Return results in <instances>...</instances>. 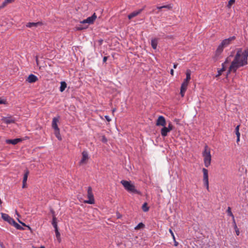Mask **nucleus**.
<instances>
[{"instance_id":"72a5a7b5","label":"nucleus","mask_w":248,"mask_h":248,"mask_svg":"<svg viewBox=\"0 0 248 248\" xmlns=\"http://www.w3.org/2000/svg\"><path fill=\"white\" fill-rule=\"evenodd\" d=\"M239 125H237L235 128V133L236 136H240V133L239 131Z\"/></svg>"},{"instance_id":"f704fd0d","label":"nucleus","mask_w":248,"mask_h":248,"mask_svg":"<svg viewBox=\"0 0 248 248\" xmlns=\"http://www.w3.org/2000/svg\"><path fill=\"white\" fill-rule=\"evenodd\" d=\"M167 127L170 130V131L173 129V126L170 122L169 123L168 126Z\"/></svg>"},{"instance_id":"4be33fe9","label":"nucleus","mask_w":248,"mask_h":248,"mask_svg":"<svg viewBox=\"0 0 248 248\" xmlns=\"http://www.w3.org/2000/svg\"><path fill=\"white\" fill-rule=\"evenodd\" d=\"M170 132V130L167 127L164 126L161 130V136L162 137H166L167 136L168 133Z\"/></svg>"},{"instance_id":"cd10ccee","label":"nucleus","mask_w":248,"mask_h":248,"mask_svg":"<svg viewBox=\"0 0 248 248\" xmlns=\"http://www.w3.org/2000/svg\"><path fill=\"white\" fill-rule=\"evenodd\" d=\"M55 130V135L56 137H57V138L59 140H61L62 138H61V136L60 133V129H59L58 130Z\"/></svg>"},{"instance_id":"aec40b11","label":"nucleus","mask_w":248,"mask_h":248,"mask_svg":"<svg viewBox=\"0 0 248 248\" xmlns=\"http://www.w3.org/2000/svg\"><path fill=\"white\" fill-rule=\"evenodd\" d=\"M15 0H4L3 2L0 4V10L5 7L8 4L13 2Z\"/></svg>"},{"instance_id":"0eeeda50","label":"nucleus","mask_w":248,"mask_h":248,"mask_svg":"<svg viewBox=\"0 0 248 248\" xmlns=\"http://www.w3.org/2000/svg\"><path fill=\"white\" fill-rule=\"evenodd\" d=\"M97 16L95 13H94L91 16L88 17L87 19L80 21L82 24L87 23L89 24H93L95 20L96 19Z\"/></svg>"},{"instance_id":"ddd939ff","label":"nucleus","mask_w":248,"mask_h":248,"mask_svg":"<svg viewBox=\"0 0 248 248\" xmlns=\"http://www.w3.org/2000/svg\"><path fill=\"white\" fill-rule=\"evenodd\" d=\"M1 217L2 219L9 222L10 224H12V222H14V219L11 218L8 214L5 213H1Z\"/></svg>"},{"instance_id":"4c0bfd02","label":"nucleus","mask_w":248,"mask_h":248,"mask_svg":"<svg viewBox=\"0 0 248 248\" xmlns=\"http://www.w3.org/2000/svg\"><path fill=\"white\" fill-rule=\"evenodd\" d=\"M18 222H19L20 223H21V224H22V225H23V226H27V227H28V229H29V230H31V227H30V226H27L25 223H24L22 222L21 221H20V220H19V219H18Z\"/></svg>"},{"instance_id":"c9c22d12","label":"nucleus","mask_w":248,"mask_h":248,"mask_svg":"<svg viewBox=\"0 0 248 248\" xmlns=\"http://www.w3.org/2000/svg\"><path fill=\"white\" fill-rule=\"evenodd\" d=\"M169 232L171 234V236H172V237L173 238V241H175V238L174 233H173V232H172V230L171 229H169Z\"/></svg>"},{"instance_id":"ea45409f","label":"nucleus","mask_w":248,"mask_h":248,"mask_svg":"<svg viewBox=\"0 0 248 248\" xmlns=\"http://www.w3.org/2000/svg\"><path fill=\"white\" fill-rule=\"evenodd\" d=\"M105 118L108 122H109L110 121H111V119L109 118V117L108 116L106 115L105 116Z\"/></svg>"},{"instance_id":"9d476101","label":"nucleus","mask_w":248,"mask_h":248,"mask_svg":"<svg viewBox=\"0 0 248 248\" xmlns=\"http://www.w3.org/2000/svg\"><path fill=\"white\" fill-rule=\"evenodd\" d=\"M166 124V121L165 118L163 116H159L156 122V126H164Z\"/></svg>"},{"instance_id":"f8f14e48","label":"nucleus","mask_w":248,"mask_h":248,"mask_svg":"<svg viewBox=\"0 0 248 248\" xmlns=\"http://www.w3.org/2000/svg\"><path fill=\"white\" fill-rule=\"evenodd\" d=\"M42 23L41 22H29L26 24V26L28 28H37L38 26H42Z\"/></svg>"},{"instance_id":"2eb2a0df","label":"nucleus","mask_w":248,"mask_h":248,"mask_svg":"<svg viewBox=\"0 0 248 248\" xmlns=\"http://www.w3.org/2000/svg\"><path fill=\"white\" fill-rule=\"evenodd\" d=\"M224 48V47L222 46H221V44H220L218 46V47L216 51L215 54V56L217 59L218 58V57H219V56L220 55L221 53L222 52Z\"/></svg>"},{"instance_id":"c03bdc74","label":"nucleus","mask_w":248,"mask_h":248,"mask_svg":"<svg viewBox=\"0 0 248 248\" xmlns=\"http://www.w3.org/2000/svg\"><path fill=\"white\" fill-rule=\"evenodd\" d=\"M235 229H237V230H236V233L237 234V235H238L239 234V231L238 230V229H237V228H235Z\"/></svg>"},{"instance_id":"f257e3e1","label":"nucleus","mask_w":248,"mask_h":248,"mask_svg":"<svg viewBox=\"0 0 248 248\" xmlns=\"http://www.w3.org/2000/svg\"><path fill=\"white\" fill-rule=\"evenodd\" d=\"M248 49L242 51V48H239L237 50L236 54L229 68L227 75L231 72L235 73L237 70L248 64Z\"/></svg>"},{"instance_id":"7c9ffc66","label":"nucleus","mask_w":248,"mask_h":248,"mask_svg":"<svg viewBox=\"0 0 248 248\" xmlns=\"http://www.w3.org/2000/svg\"><path fill=\"white\" fill-rule=\"evenodd\" d=\"M235 0H230L228 2V4L227 5V7L228 8H231V7L232 6V5L234 4V3L235 2Z\"/></svg>"},{"instance_id":"6ab92c4d","label":"nucleus","mask_w":248,"mask_h":248,"mask_svg":"<svg viewBox=\"0 0 248 248\" xmlns=\"http://www.w3.org/2000/svg\"><path fill=\"white\" fill-rule=\"evenodd\" d=\"M51 212L53 215V219L52 221V224L55 229H58V225H57V218L55 217V215L54 214V211L52 210H51Z\"/></svg>"},{"instance_id":"2f4dec72","label":"nucleus","mask_w":248,"mask_h":248,"mask_svg":"<svg viewBox=\"0 0 248 248\" xmlns=\"http://www.w3.org/2000/svg\"><path fill=\"white\" fill-rule=\"evenodd\" d=\"M227 212L228 213V215L229 216H233V214L232 213V211H231V207H228L227 210Z\"/></svg>"},{"instance_id":"a18cd8bd","label":"nucleus","mask_w":248,"mask_h":248,"mask_svg":"<svg viewBox=\"0 0 248 248\" xmlns=\"http://www.w3.org/2000/svg\"><path fill=\"white\" fill-rule=\"evenodd\" d=\"M170 74L172 75V76H173L174 75V70L172 69L170 70Z\"/></svg>"},{"instance_id":"423d86ee","label":"nucleus","mask_w":248,"mask_h":248,"mask_svg":"<svg viewBox=\"0 0 248 248\" xmlns=\"http://www.w3.org/2000/svg\"><path fill=\"white\" fill-rule=\"evenodd\" d=\"M87 196L89 200L85 201L84 202L88 204H93L94 203V199L93 195L92 192L91 187L89 186L88 188Z\"/></svg>"},{"instance_id":"a19ab883","label":"nucleus","mask_w":248,"mask_h":248,"mask_svg":"<svg viewBox=\"0 0 248 248\" xmlns=\"http://www.w3.org/2000/svg\"><path fill=\"white\" fill-rule=\"evenodd\" d=\"M107 60H108V57H106V56H105V57H104V58H103V62H105L107 61Z\"/></svg>"},{"instance_id":"8fccbe9b","label":"nucleus","mask_w":248,"mask_h":248,"mask_svg":"<svg viewBox=\"0 0 248 248\" xmlns=\"http://www.w3.org/2000/svg\"><path fill=\"white\" fill-rule=\"evenodd\" d=\"M36 62L37 64H38V58L37 56L36 57Z\"/></svg>"},{"instance_id":"a211bd4d","label":"nucleus","mask_w":248,"mask_h":248,"mask_svg":"<svg viewBox=\"0 0 248 248\" xmlns=\"http://www.w3.org/2000/svg\"><path fill=\"white\" fill-rule=\"evenodd\" d=\"M142 10H143V9H141L139 10L138 11H136L132 12V13H131L130 14H129L128 16V19H131L132 18L137 16L138 15H139L141 13V12L142 11Z\"/></svg>"},{"instance_id":"37998d69","label":"nucleus","mask_w":248,"mask_h":248,"mask_svg":"<svg viewBox=\"0 0 248 248\" xmlns=\"http://www.w3.org/2000/svg\"><path fill=\"white\" fill-rule=\"evenodd\" d=\"M174 246H175V247L177 246L178 245V243L177 242H176L175 239V241H174Z\"/></svg>"},{"instance_id":"7ed1b4c3","label":"nucleus","mask_w":248,"mask_h":248,"mask_svg":"<svg viewBox=\"0 0 248 248\" xmlns=\"http://www.w3.org/2000/svg\"><path fill=\"white\" fill-rule=\"evenodd\" d=\"M121 183L124 186L125 189L128 192L137 194L139 195L141 194L140 192L136 188L135 185L130 181L122 180L121 181Z\"/></svg>"},{"instance_id":"3c124183","label":"nucleus","mask_w":248,"mask_h":248,"mask_svg":"<svg viewBox=\"0 0 248 248\" xmlns=\"http://www.w3.org/2000/svg\"><path fill=\"white\" fill-rule=\"evenodd\" d=\"M157 9L158 10H161V9H163V7H162V6H157Z\"/></svg>"},{"instance_id":"49530a36","label":"nucleus","mask_w":248,"mask_h":248,"mask_svg":"<svg viewBox=\"0 0 248 248\" xmlns=\"http://www.w3.org/2000/svg\"><path fill=\"white\" fill-rule=\"evenodd\" d=\"M26 187V183H23L22 187L23 188H25Z\"/></svg>"},{"instance_id":"f3484780","label":"nucleus","mask_w":248,"mask_h":248,"mask_svg":"<svg viewBox=\"0 0 248 248\" xmlns=\"http://www.w3.org/2000/svg\"><path fill=\"white\" fill-rule=\"evenodd\" d=\"M37 80L38 78L36 76L33 74H31L29 76L26 81L29 83H34Z\"/></svg>"},{"instance_id":"39448f33","label":"nucleus","mask_w":248,"mask_h":248,"mask_svg":"<svg viewBox=\"0 0 248 248\" xmlns=\"http://www.w3.org/2000/svg\"><path fill=\"white\" fill-rule=\"evenodd\" d=\"M203 172V182L204 186L206 187L207 190L209 191V180H208V171L205 168L202 169Z\"/></svg>"},{"instance_id":"f03ea898","label":"nucleus","mask_w":248,"mask_h":248,"mask_svg":"<svg viewBox=\"0 0 248 248\" xmlns=\"http://www.w3.org/2000/svg\"><path fill=\"white\" fill-rule=\"evenodd\" d=\"M202 155L203 157L204 164L205 167L208 168L211 165V149L208 145H205L202 151Z\"/></svg>"},{"instance_id":"e433bc0d","label":"nucleus","mask_w":248,"mask_h":248,"mask_svg":"<svg viewBox=\"0 0 248 248\" xmlns=\"http://www.w3.org/2000/svg\"><path fill=\"white\" fill-rule=\"evenodd\" d=\"M7 102L5 99H3L0 98V104H6Z\"/></svg>"},{"instance_id":"20e7f679","label":"nucleus","mask_w":248,"mask_h":248,"mask_svg":"<svg viewBox=\"0 0 248 248\" xmlns=\"http://www.w3.org/2000/svg\"><path fill=\"white\" fill-rule=\"evenodd\" d=\"M186 78L182 83L180 89V94L183 97L185 95V92L187 89L188 84L191 79V71L189 69H187L186 73Z\"/></svg>"},{"instance_id":"58836bf2","label":"nucleus","mask_w":248,"mask_h":248,"mask_svg":"<svg viewBox=\"0 0 248 248\" xmlns=\"http://www.w3.org/2000/svg\"><path fill=\"white\" fill-rule=\"evenodd\" d=\"M231 217H232V219L233 222V223L234 224L235 227L237 228V226H236V223H235V221L234 216L233 215V216H231Z\"/></svg>"},{"instance_id":"4468645a","label":"nucleus","mask_w":248,"mask_h":248,"mask_svg":"<svg viewBox=\"0 0 248 248\" xmlns=\"http://www.w3.org/2000/svg\"><path fill=\"white\" fill-rule=\"evenodd\" d=\"M2 121L6 124H10L15 123V119L12 117H3Z\"/></svg>"},{"instance_id":"6e6552de","label":"nucleus","mask_w":248,"mask_h":248,"mask_svg":"<svg viewBox=\"0 0 248 248\" xmlns=\"http://www.w3.org/2000/svg\"><path fill=\"white\" fill-rule=\"evenodd\" d=\"M231 57H232V56H230L229 57H228L226 58L225 62L222 64V68L218 70V71H217L218 73L216 75V77H219L222 74V73L225 70V64L231 62Z\"/></svg>"},{"instance_id":"de8ad7c7","label":"nucleus","mask_w":248,"mask_h":248,"mask_svg":"<svg viewBox=\"0 0 248 248\" xmlns=\"http://www.w3.org/2000/svg\"><path fill=\"white\" fill-rule=\"evenodd\" d=\"M240 136H237V142L240 140Z\"/></svg>"},{"instance_id":"864d4df0","label":"nucleus","mask_w":248,"mask_h":248,"mask_svg":"<svg viewBox=\"0 0 248 248\" xmlns=\"http://www.w3.org/2000/svg\"><path fill=\"white\" fill-rule=\"evenodd\" d=\"M116 111V108H113L112 109V113H114Z\"/></svg>"},{"instance_id":"bb28decb","label":"nucleus","mask_w":248,"mask_h":248,"mask_svg":"<svg viewBox=\"0 0 248 248\" xmlns=\"http://www.w3.org/2000/svg\"><path fill=\"white\" fill-rule=\"evenodd\" d=\"M29 173V170H27L24 174V177H23V183H25L27 182Z\"/></svg>"},{"instance_id":"dca6fc26","label":"nucleus","mask_w":248,"mask_h":248,"mask_svg":"<svg viewBox=\"0 0 248 248\" xmlns=\"http://www.w3.org/2000/svg\"><path fill=\"white\" fill-rule=\"evenodd\" d=\"M59 121V118L54 117L53 118L52 122V127L54 130H58L59 128L58 126V123Z\"/></svg>"},{"instance_id":"c85d7f7f","label":"nucleus","mask_w":248,"mask_h":248,"mask_svg":"<svg viewBox=\"0 0 248 248\" xmlns=\"http://www.w3.org/2000/svg\"><path fill=\"white\" fill-rule=\"evenodd\" d=\"M142 209L144 212H147L149 210V207L147 206V203L145 202L142 206Z\"/></svg>"},{"instance_id":"09e8293b","label":"nucleus","mask_w":248,"mask_h":248,"mask_svg":"<svg viewBox=\"0 0 248 248\" xmlns=\"http://www.w3.org/2000/svg\"><path fill=\"white\" fill-rule=\"evenodd\" d=\"M177 66V64H176V63H174V64H173V68H174V69H175V68H176Z\"/></svg>"},{"instance_id":"5701e85b","label":"nucleus","mask_w":248,"mask_h":248,"mask_svg":"<svg viewBox=\"0 0 248 248\" xmlns=\"http://www.w3.org/2000/svg\"><path fill=\"white\" fill-rule=\"evenodd\" d=\"M67 84L64 81H62L61 82V86L60 88V91L61 92H62L64 91L65 88H66Z\"/></svg>"},{"instance_id":"473e14b6","label":"nucleus","mask_w":248,"mask_h":248,"mask_svg":"<svg viewBox=\"0 0 248 248\" xmlns=\"http://www.w3.org/2000/svg\"><path fill=\"white\" fill-rule=\"evenodd\" d=\"M162 7H163V8H167L168 9H171L172 8V5L171 4H170L168 5L162 6Z\"/></svg>"},{"instance_id":"393cba45","label":"nucleus","mask_w":248,"mask_h":248,"mask_svg":"<svg viewBox=\"0 0 248 248\" xmlns=\"http://www.w3.org/2000/svg\"><path fill=\"white\" fill-rule=\"evenodd\" d=\"M11 224H13L14 226L18 230H23L24 228L21 226L20 225H19L18 223H17L15 220H14V222H12Z\"/></svg>"},{"instance_id":"1a4fd4ad","label":"nucleus","mask_w":248,"mask_h":248,"mask_svg":"<svg viewBox=\"0 0 248 248\" xmlns=\"http://www.w3.org/2000/svg\"><path fill=\"white\" fill-rule=\"evenodd\" d=\"M89 158V154L86 151H83L82 153V158L79 162L80 165L86 164Z\"/></svg>"},{"instance_id":"6e6d98bb","label":"nucleus","mask_w":248,"mask_h":248,"mask_svg":"<svg viewBox=\"0 0 248 248\" xmlns=\"http://www.w3.org/2000/svg\"><path fill=\"white\" fill-rule=\"evenodd\" d=\"M16 214L18 216H19V214H18V213H17V211H16Z\"/></svg>"},{"instance_id":"412c9836","label":"nucleus","mask_w":248,"mask_h":248,"mask_svg":"<svg viewBox=\"0 0 248 248\" xmlns=\"http://www.w3.org/2000/svg\"><path fill=\"white\" fill-rule=\"evenodd\" d=\"M20 141H21V140L20 139H15L13 140H6L5 142L7 144H12L13 145H16Z\"/></svg>"},{"instance_id":"9b49d317","label":"nucleus","mask_w":248,"mask_h":248,"mask_svg":"<svg viewBox=\"0 0 248 248\" xmlns=\"http://www.w3.org/2000/svg\"><path fill=\"white\" fill-rule=\"evenodd\" d=\"M234 39H235L234 36L230 37L228 39L223 40L222 41V42L220 43V44L221 45V46H222L225 48V47H227L228 46H229L231 44V42L232 41L234 40Z\"/></svg>"},{"instance_id":"c756f323","label":"nucleus","mask_w":248,"mask_h":248,"mask_svg":"<svg viewBox=\"0 0 248 248\" xmlns=\"http://www.w3.org/2000/svg\"><path fill=\"white\" fill-rule=\"evenodd\" d=\"M144 225L142 223H140L137 226L135 227V230H139L140 228H143Z\"/></svg>"},{"instance_id":"a878e982","label":"nucleus","mask_w":248,"mask_h":248,"mask_svg":"<svg viewBox=\"0 0 248 248\" xmlns=\"http://www.w3.org/2000/svg\"><path fill=\"white\" fill-rule=\"evenodd\" d=\"M55 232L56 236L57 237V239L58 241H59V242H60L61 241V234L58 231V229H55Z\"/></svg>"},{"instance_id":"603ef678","label":"nucleus","mask_w":248,"mask_h":248,"mask_svg":"<svg viewBox=\"0 0 248 248\" xmlns=\"http://www.w3.org/2000/svg\"><path fill=\"white\" fill-rule=\"evenodd\" d=\"M83 29V28H81V27H78V28H77V30H79H79H82Z\"/></svg>"},{"instance_id":"b1692460","label":"nucleus","mask_w":248,"mask_h":248,"mask_svg":"<svg viewBox=\"0 0 248 248\" xmlns=\"http://www.w3.org/2000/svg\"><path fill=\"white\" fill-rule=\"evenodd\" d=\"M152 47L154 49H156L157 46V40L156 39H152L151 41Z\"/></svg>"},{"instance_id":"5fc2aeb1","label":"nucleus","mask_w":248,"mask_h":248,"mask_svg":"<svg viewBox=\"0 0 248 248\" xmlns=\"http://www.w3.org/2000/svg\"><path fill=\"white\" fill-rule=\"evenodd\" d=\"M0 245L1 247H3V244H2V243H0Z\"/></svg>"},{"instance_id":"79ce46f5","label":"nucleus","mask_w":248,"mask_h":248,"mask_svg":"<svg viewBox=\"0 0 248 248\" xmlns=\"http://www.w3.org/2000/svg\"><path fill=\"white\" fill-rule=\"evenodd\" d=\"M107 140L106 138L104 136L103 137L102 141L104 142H107Z\"/></svg>"}]
</instances>
